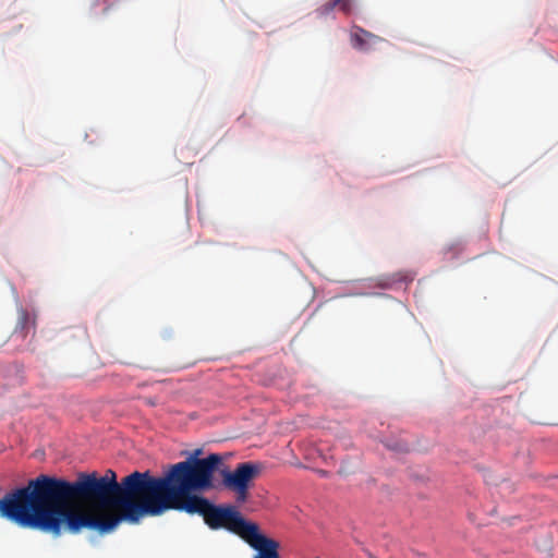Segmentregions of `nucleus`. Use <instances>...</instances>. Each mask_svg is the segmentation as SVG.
<instances>
[{"mask_svg":"<svg viewBox=\"0 0 558 558\" xmlns=\"http://www.w3.org/2000/svg\"><path fill=\"white\" fill-rule=\"evenodd\" d=\"M172 476L173 464L162 476L134 471L121 482L112 470L104 476L80 473L74 482L44 474L57 536L63 527L73 534L83 529L105 534L122 521L160 515Z\"/></svg>","mask_w":558,"mask_h":558,"instance_id":"nucleus-1","label":"nucleus"},{"mask_svg":"<svg viewBox=\"0 0 558 558\" xmlns=\"http://www.w3.org/2000/svg\"><path fill=\"white\" fill-rule=\"evenodd\" d=\"M0 517L22 527L39 530L57 536L44 474L27 485L7 493L0 498Z\"/></svg>","mask_w":558,"mask_h":558,"instance_id":"nucleus-2","label":"nucleus"},{"mask_svg":"<svg viewBox=\"0 0 558 558\" xmlns=\"http://www.w3.org/2000/svg\"><path fill=\"white\" fill-rule=\"evenodd\" d=\"M222 485L235 494L236 501L243 504L248 498L252 482L259 475L260 466L252 462L239 463L234 471L227 468L219 470Z\"/></svg>","mask_w":558,"mask_h":558,"instance_id":"nucleus-3","label":"nucleus"},{"mask_svg":"<svg viewBox=\"0 0 558 558\" xmlns=\"http://www.w3.org/2000/svg\"><path fill=\"white\" fill-rule=\"evenodd\" d=\"M384 39L375 34H372L361 27H354L351 33V45L353 48L361 51L374 50Z\"/></svg>","mask_w":558,"mask_h":558,"instance_id":"nucleus-4","label":"nucleus"},{"mask_svg":"<svg viewBox=\"0 0 558 558\" xmlns=\"http://www.w3.org/2000/svg\"><path fill=\"white\" fill-rule=\"evenodd\" d=\"M414 277H415V272H413L411 270H400V271L393 272L387 278L388 279L387 287H392L393 284L400 283V282H405V283L412 282L414 280Z\"/></svg>","mask_w":558,"mask_h":558,"instance_id":"nucleus-5","label":"nucleus"},{"mask_svg":"<svg viewBox=\"0 0 558 558\" xmlns=\"http://www.w3.org/2000/svg\"><path fill=\"white\" fill-rule=\"evenodd\" d=\"M31 324H34V322H32L28 313L26 311H22L19 315L16 331L21 330L22 337L25 338L27 335V332H25V329H27Z\"/></svg>","mask_w":558,"mask_h":558,"instance_id":"nucleus-6","label":"nucleus"},{"mask_svg":"<svg viewBox=\"0 0 558 558\" xmlns=\"http://www.w3.org/2000/svg\"><path fill=\"white\" fill-rule=\"evenodd\" d=\"M342 0H330L319 8L320 14L330 13Z\"/></svg>","mask_w":558,"mask_h":558,"instance_id":"nucleus-7","label":"nucleus"},{"mask_svg":"<svg viewBox=\"0 0 558 558\" xmlns=\"http://www.w3.org/2000/svg\"><path fill=\"white\" fill-rule=\"evenodd\" d=\"M338 5L345 13H349L351 11V1L350 0H342Z\"/></svg>","mask_w":558,"mask_h":558,"instance_id":"nucleus-8","label":"nucleus"}]
</instances>
